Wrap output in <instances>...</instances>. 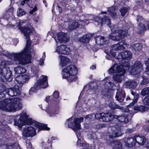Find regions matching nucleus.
Listing matches in <instances>:
<instances>
[{"instance_id":"nucleus-1","label":"nucleus","mask_w":149,"mask_h":149,"mask_svg":"<svg viewBox=\"0 0 149 149\" xmlns=\"http://www.w3.org/2000/svg\"><path fill=\"white\" fill-rule=\"evenodd\" d=\"M20 29L26 39V46L21 53L14 54V57L16 63L24 65L31 62V56L30 51L31 49H30V48L31 42L29 36L33 33V29L32 28L28 26L22 27Z\"/></svg>"},{"instance_id":"nucleus-2","label":"nucleus","mask_w":149,"mask_h":149,"mask_svg":"<svg viewBox=\"0 0 149 149\" xmlns=\"http://www.w3.org/2000/svg\"><path fill=\"white\" fill-rule=\"evenodd\" d=\"M22 100L18 97L8 98L0 101V109L6 111L15 112L20 109Z\"/></svg>"},{"instance_id":"nucleus-3","label":"nucleus","mask_w":149,"mask_h":149,"mask_svg":"<svg viewBox=\"0 0 149 149\" xmlns=\"http://www.w3.org/2000/svg\"><path fill=\"white\" fill-rule=\"evenodd\" d=\"M111 33L109 35V38L115 41H118L122 37L128 35L130 31L128 26H124L121 29L120 26L117 25L110 27Z\"/></svg>"},{"instance_id":"nucleus-4","label":"nucleus","mask_w":149,"mask_h":149,"mask_svg":"<svg viewBox=\"0 0 149 149\" xmlns=\"http://www.w3.org/2000/svg\"><path fill=\"white\" fill-rule=\"evenodd\" d=\"M130 64L127 63L126 64L123 65V67L118 66L117 64H115L108 70L110 74L113 73V78L116 81L120 82L122 80V77L125 74V71L124 68H129Z\"/></svg>"},{"instance_id":"nucleus-5","label":"nucleus","mask_w":149,"mask_h":149,"mask_svg":"<svg viewBox=\"0 0 149 149\" xmlns=\"http://www.w3.org/2000/svg\"><path fill=\"white\" fill-rule=\"evenodd\" d=\"M77 70L75 66L73 65L68 66L63 70L62 74L63 78L67 79L70 82L75 81L77 79L76 75Z\"/></svg>"},{"instance_id":"nucleus-6","label":"nucleus","mask_w":149,"mask_h":149,"mask_svg":"<svg viewBox=\"0 0 149 149\" xmlns=\"http://www.w3.org/2000/svg\"><path fill=\"white\" fill-rule=\"evenodd\" d=\"M11 64V62L9 61L0 60V66L3 67L2 69L0 68V79L5 78L8 81L12 80L11 72L9 70H8L6 68H4L6 66Z\"/></svg>"},{"instance_id":"nucleus-7","label":"nucleus","mask_w":149,"mask_h":149,"mask_svg":"<svg viewBox=\"0 0 149 149\" xmlns=\"http://www.w3.org/2000/svg\"><path fill=\"white\" fill-rule=\"evenodd\" d=\"M94 117L101 121L108 122L113 118L114 115L109 113H96L95 114Z\"/></svg>"},{"instance_id":"nucleus-8","label":"nucleus","mask_w":149,"mask_h":149,"mask_svg":"<svg viewBox=\"0 0 149 149\" xmlns=\"http://www.w3.org/2000/svg\"><path fill=\"white\" fill-rule=\"evenodd\" d=\"M83 118L80 117V118H76L74 121V124H73L72 122H70L68 124V126L69 127H71L75 132L77 135L78 136V134L77 130L80 129V123L82 122L83 120Z\"/></svg>"},{"instance_id":"nucleus-9","label":"nucleus","mask_w":149,"mask_h":149,"mask_svg":"<svg viewBox=\"0 0 149 149\" xmlns=\"http://www.w3.org/2000/svg\"><path fill=\"white\" fill-rule=\"evenodd\" d=\"M109 138L113 139L117 137L122 135L120 127L118 125H115L113 127L111 130H109Z\"/></svg>"},{"instance_id":"nucleus-10","label":"nucleus","mask_w":149,"mask_h":149,"mask_svg":"<svg viewBox=\"0 0 149 149\" xmlns=\"http://www.w3.org/2000/svg\"><path fill=\"white\" fill-rule=\"evenodd\" d=\"M143 69V65L140 62L136 61L132 65L131 71L132 74L133 75L138 74Z\"/></svg>"},{"instance_id":"nucleus-11","label":"nucleus","mask_w":149,"mask_h":149,"mask_svg":"<svg viewBox=\"0 0 149 149\" xmlns=\"http://www.w3.org/2000/svg\"><path fill=\"white\" fill-rule=\"evenodd\" d=\"M125 41H123L116 44L113 45L111 47V49L110 50L109 52L113 56H115L116 54L113 51L123 50L125 49L123 45H126Z\"/></svg>"},{"instance_id":"nucleus-12","label":"nucleus","mask_w":149,"mask_h":149,"mask_svg":"<svg viewBox=\"0 0 149 149\" xmlns=\"http://www.w3.org/2000/svg\"><path fill=\"white\" fill-rule=\"evenodd\" d=\"M42 78L38 80L37 84L35 85L34 87L36 90H38L40 88H45L47 87L48 84L47 82V77L46 76H43Z\"/></svg>"},{"instance_id":"nucleus-13","label":"nucleus","mask_w":149,"mask_h":149,"mask_svg":"<svg viewBox=\"0 0 149 149\" xmlns=\"http://www.w3.org/2000/svg\"><path fill=\"white\" fill-rule=\"evenodd\" d=\"M36 134L35 129L31 126L25 127L22 132V135L25 137H33Z\"/></svg>"},{"instance_id":"nucleus-14","label":"nucleus","mask_w":149,"mask_h":149,"mask_svg":"<svg viewBox=\"0 0 149 149\" xmlns=\"http://www.w3.org/2000/svg\"><path fill=\"white\" fill-rule=\"evenodd\" d=\"M117 119L120 122L117 123H116V125H118L120 127L122 125L121 123L124 122L125 123H127L129 121V119L128 118L127 115H121V116H117L114 115V118Z\"/></svg>"},{"instance_id":"nucleus-15","label":"nucleus","mask_w":149,"mask_h":149,"mask_svg":"<svg viewBox=\"0 0 149 149\" xmlns=\"http://www.w3.org/2000/svg\"><path fill=\"white\" fill-rule=\"evenodd\" d=\"M70 51V49L67 47L66 46L61 45L57 47L56 52L59 54H68Z\"/></svg>"},{"instance_id":"nucleus-16","label":"nucleus","mask_w":149,"mask_h":149,"mask_svg":"<svg viewBox=\"0 0 149 149\" xmlns=\"http://www.w3.org/2000/svg\"><path fill=\"white\" fill-rule=\"evenodd\" d=\"M13 13V8L11 7L6 11L3 16V18L6 20H12L14 17Z\"/></svg>"},{"instance_id":"nucleus-17","label":"nucleus","mask_w":149,"mask_h":149,"mask_svg":"<svg viewBox=\"0 0 149 149\" xmlns=\"http://www.w3.org/2000/svg\"><path fill=\"white\" fill-rule=\"evenodd\" d=\"M58 41L62 42H67L69 40L66 33L62 32H60L57 34Z\"/></svg>"},{"instance_id":"nucleus-18","label":"nucleus","mask_w":149,"mask_h":149,"mask_svg":"<svg viewBox=\"0 0 149 149\" xmlns=\"http://www.w3.org/2000/svg\"><path fill=\"white\" fill-rule=\"evenodd\" d=\"M137 20L138 22L141 23L138 26V28L139 30L138 31V32L141 33L142 31L145 30L147 29V27L146 26H145V24H146L145 23V22H144V23H142V22H143L142 17L141 16H138V17Z\"/></svg>"},{"instance_id":"nucleus-19","label":"nucleus","mask_w":149,"mask_h":149,"mask_svg":"<svg viewBox=\"0 0 149 149\" xmlns=\"http://www.w3.org/2000/svg\"><path fill=\"white\" fill-rule=\"evenodd\" d=\"M132 54L128 51H125L118 54V57L120 58L128 60L132 58Z\"/></svg>"},{"instance_id":"nucleus-20","label":"nucleus","mask_w":149,"mask_h":149,"mask_svg":"<svg viewBox=\"0 0 149 149\" xmlns=\"http://www.w3.org/2000/svg\"><path fill=\"white\" fill-rule=\"evenodd\" d=\"M136 143H137L139 145H143L146 141L145 137L143 136L136 135L134 136Z\"/></svg>"},{"instance_id":"nucleus-21","label":"nucleus","mask_w":149,"mask_h":149,"mask_svg":"<svg viewBox=\"0 0 149 149\" xmlns=\"http://www.w3.org/2000/svg\"><path fill=\"white\" fill-rule=\"evenodd\" d=\"M19 120H15V124L19 127H22L25 124V120L26 119V114L23 113L21 115L19 118Z\"/></svg>"},{"instance_id":"nucleus-22","label":"nucleus","mask_w":149,"mask_h":149,"mask_svg":"<svg viewBox=\"0 0 149 149\" xmlns=\"http://www.w3.org/2000/svg\"><path fill=\"white\" fill-rule=\"evenodd\" d=\"M139 96V95L138 94H135L134 93L132 92L130 97L128 96L127 97L126 100H133V99L132 102L131 103H130L129 106V109L130 108V106H133L134 104L137 102Z\"/></svg>"},{"instance_id":"nucleus-23","label":"nucleus","mask_w":149,"mask_h":149,"mask_svg":"<svg viewBox=\"0 0 149 149\" xmlns=\"http://www.w3.org/2000/svg\"><path fill=\"white\" fill-rule=\"evenodd\" d=\"M95 39L96 44L99 45H101L104 44H107L108 43V41L105 39L104 37L98 36H96Z\"/></svg>"},{"instance_id":"nucleus-24","label":"nucleus","mask_w":149,"mask_h":149,"mask_svg":"<svg viewBox=\"0 0 149 149\" xmlns=\"http://www.w3.org/2000/svg\"><path fill=\"white\" fill-rule=\"evenodd\" d=\"M29 77L27 75H19L15 78L16 81L19 84H24L29 79Z\"/></svg>"},{"instance_id":"nucleus-25","label":"nucleus","mask_w":149,"mask_h":149,"mask_svg":"<svg viewBox=\"0 0 149 149\" xmlns=\"http://www.w3.org/2000/svg\"><path fill=\"white\" fill-rule=\"evenodd\" d=\"M124 91L122 90H117L116 95V100L120 102H122L125 97Z\"/></svg>"},{"instance_id":"nucleus-26","label":"nucleus","mask_w":149,"mask_h":149,"mask_svg":"<svg viewBox=\"0 0 149 149\" xmlns=\"http://www.w3.org/2000/svg\"><path fill=\"white\" fill-rule=\"evenodd\" d=\"M125 142L126 146L129 147H132L135 146L136 144L135 139L134 138V136L125 139Z\"/></svg>"},{"instance_id":"nucleus-27","label":"nucleus","mask_w":149,"mask_h":149,"mask_svg":"<svg viewBox=\"0 0 149 149\" xmlns=\"http://www.w3.org/2000/svg\"><path fill=\"white\" fill-rule=\"evenodd\" d=\"M59 57L61 60L60 65L62 67L66 66L68 63H70V59L67 57L63 56H60Z\"/></svg>"},{"instance_id":"nucleus-28","label":"nucleus","mask_w":149,"mask_h":149,"mask_svg":"<svg viewBox=\"0 0 149 149\" xmlns=\"http://www.w3.org/2000/svg\"><path fill=\"white\" fill-rule=\"evenodd\" d=\"M92 35L91 34H86L80 38L79 41L83 43H87L88 42L90 39L92 37Z\"/></svg>"},{"instance_id":"nucleus-29","label":"nucleus","mask_w":149,"mask_h":149,"mask_svg":"<svg viewBox=\"0 0 149 149\" xmlns=\"http://www.w3.org/2000/svg\"><path fill=\"white\" fill-rule=\"evenodd\" d=\"M125 85L129 88L133 89L136 88L137 83L134 81L132 80L126 82Z\"/></svg>"},{"instance_id":"nucleus-30","label":"nucleus","mask_w":149,"mask_h":149,"mask_svg":"<svg viewBox=\"0 0 149 149\" xmlns=\"http://www.w3.org/2000/svg\"><path fill=\"white\" fill-rule=\"evenodd\" d=\"M133 109L135 111H140L143 112L146 111L148 109V108L143 105H136L133 107Z\"/></svg>"},{"instance_id":"nucleus-31","label":"nucleus","mask_w":149,"mask_h":149,"mask_svg":"<svg viewBox=\"0 0 149 149\" xmlns=\"http://www.w3.org/2000/svg\"><path fill=\"white\" fill-rule=\"evenodd\" d=\"M111 145L115 149H120L122 147V143L118 141L115 140L113 141Z\"/></svg>"},{"instance_id":"nucleus-32","label":"nucleus","mask_w":149,"mask_h":149,"mask_svg":"<svg viewBox=\"0 0 149 149\" xmlns=\"http://www.w3.org/2000/svg\"><path fill=\"white\" fill-rule=\"evenodd\" d=\"M14 70L16 74H22L25 73L26 70L23 67L20 66H18L14 68Z\"/></svg>"},{"instance_id":"nucleus-33","label":"nucleus","mask_w":149,"mask_h":149,"mask_svg":"<svg viewBox=\"0 0 149 149\" xmlns=\"http://www.w3.org/2000/svg\"><path fill=\"white\" fill-rule=\"evenodd\" d=\"M108 11L111 17L113 18H117V16L115 8L114 7H111L108 8Z\"/></svg>"},{"instance_id":"nucleus-34","label":"nucleus","mask_w":149,"mask_h":149,"mask_svg":"<svg viewBox=\"0 0 149 149\" xmlns=\"http://www.w3.org/2000/svg\"><path fill=\"white\" fill-rule=\"evenodd\" d=\"M36 127L39 128V130H48L49 128L47 126V125L44 124H42L40 123H37L35 124Z\"/></svg>"},{"instance_id":"nucleus-35","label":"nucleus","mask_w":149,"mask_h":149,"mask_svg":"<svg viewBox=\"0 0 149 149\" xmlns=\"http://www.w3.org/2000/svg\"><path fill=\"white\" fill-rule=\"evenodd\" d=\"M6 87L0 84V98H3L5 97V94L4 92L6 90Z\"/></svg>"},{"instance_id":"nucleus-36","label":"nucleus","mask_w":149,"mask_h":149,"mask_svg":"<svg viewBox=\"0 0 149 149\" xmlns=\"http://www.w3.org/2000/svg\"><path fill=\"white\" fill-rule=\"evenodd\" d=\"M102 21H104L103 24H106L110 27H113L114 25L110 26V19L108 16H105L104 17L102 18Z\"/></svg>"},{"instance_id":"nucleus-37","label":"nucleus","mask_w":149,"mask_h":149,"mask_svg":"<svg viewBox=\"0 0 149 149\" xmlns=\"http://www.w3.org/2000/svg\"><path fill=\"white\" fill-rule=\"evenodd\" d=\"M14 92L15 94V96L19 95L20 94V90L19 87L18 85H15L14 86L13 88Z\"/></svg>"},{"instance_id":"nucleus-38","label":"nucleus","mask_w":149,"mask_h":149,"mask_svg":"<svg viewBox=\"0 0 149 149\" xmlns=\"http://www.w3.org/2000/svg\"><path fill=\"white\" fill-rule=\"evenodd\" d=\"M79 25V22H74L68 25V29L70 30H72L78 28Z\"/></svg>"},{"instance_id":"nucleus-39","label":"nucleus","mask_w":149,"mask_h":149,"mask_svg":"<svg viewBox=\"0 0 149 149\" xmlns=\"http://www.w3.org/2000/svg\"><path fill=\"white\" fill-rule=\"evenodd\" d=\"M109 108L111 109H120L121 107H120L116 103L113 102H111L109 103Z\"/></svg>"},{"instance_id":"nucleus-40","label":"nucleus","mask_w":149,"mask_h":149,"mask_svg":"<svg viewBox=\"0 0 149 149\" xmlns=\"http://www.w3.org/2000/svg\"><path fill=\"white\" fill-rule=\"evenodd\" d=\"M132 47L135 50H140L142 48V45L140 43H136L132 45Z\"/></svg>"},{"instance_id":"nucleus-41","label":"nucleus","mask_w":149,"mask_h":149,"mask_svg":"<svg viewBox=\"0 0 149 149\" xmlns=\"http://www.w3.org/2000/svg\"><path fill=\"white\" fill-rule=\"evenodd\" d=\"M94 20L95 22H97V24H95L97 25H98L99 24L102 25L104 23V21H102V18H101L98 17H94Z\"/></svg>"},{"instance_id":"nucleus-42","label":"nucleus","mask_w":149,"mask_h":149,"mask_svg":"<svg viewBox=\"0 0 149 149\" xmlns=\"http://www.w3.org/2000/svg\"><path fill=\"white\" fill-rule=\"evenodd\" d=\"M26 14V12L23 9L20 8H18L17 12V15L19 17L22 16Z\"/></svg>"},{"instance_id":"nucleus-43","label":"nucleus","mask_w":149,"mask_h":149,"mask_svg":"<svg viewBox=\"0 0 149 149\" xmlns=\"http://www.w3.org/2000/svg\"><path fill=\"white\" fill-rule=\"evenodd\" d=\"M128 10V8L126 7H123L120 8V12L122 16H124L127 13Z\"/></svg>"},{"instance_id":"nucleus-44","label":"nucleus","mask_w":149,"mask_h":149,"mask_svg":"<svg viewBox=\"0 0 149 149\" xmlns=\"http://www.w3.org/2000/svg\"><path fill=\"white\" fill-rule=\"evenodd\" d=\"M141 94L144 96L146 95H149V87L145 88L143 89L141 92Z\"/></svg>"},{"instance_id":"nucleus-45","label":"nucleus","mask_w":149,"mask_h":149,"mask_svg":"<svg viewBox=\"0 0 149 149\" xmlns=\"http://www.w3.org/2000/svg\"><path fill=\"white\" fill-rule=\"evenodd\" d=\"M90 88L93 90H96L97 88V84L96 82H93L91 83L90 84Z\"/></svg>"},{"instance_id":"nucleus-46","label":"nucleus","mask_w":149,"mask_h":149,"mask_svg":"<svg viewBox=\"0 0 149 149\" xmlns=\"http://www.w3.org/2000/svg\"><path fill=\"white\" fill-rule=\"evenodd\" d=\"M6 93L10 96H15L13 88H10L8 89Z\"/></svg>"},{"instance_id":"nucleus-47","label":"nucleus","mask_w":149,"mask_h":149,"mask_svg":"<svg viewBox=\"0 0 149 149\" xmlns=\"http://www.w3.org/2000/svg\"><path fill=\"white\" fill-rule=\"evenodd\" d=\"M143 102L144 105L149 106V95L144 97Z\"/></svg>"},{"instance_id":"nucleus-48","label":"nucleus","mask_w":149,"mask_h":149,"mask_svg":"<svg viewBox=\"0 0 149 149\" xmlns=\"http://www.w3.org/2000/svg\"><path fill=\"white\" fill-rule=\"evenodd\" d=\"M145 64L147 66L146 68L145 72L146 74L149 75V58L148 61H146L145 62Z\"/></svg>"},{"instance_id":"nucleus-49","label":"nucleus","mask_w":149,"mask_h":149,"mask_svg":"<svg viewBox=\"0 0 149 149\" xmlns=\"http://www.w3.org/2000/svg\"><path fill=\"white\" fill-rule=\"evenodd\" d=\"M142 80L141 81V84H146L149 82V80L146 78L144 77V76H142Z\"/></svg>"},{"instance_id":"nucleus-50","label":"nucleus","mask_w":149,"mask_h":149,"mask_svg":"<svg viewBox=\"0 0 149 149\" xmlns=\"http://www.w3.org/2000/svg\"><path fill=\"white\" fill-rule=\"evenodd\" d=\"M43 56H42V58L40 59V61L39 63V64L40 65H43L44 61L45 60V52H44L43 53Z\"/></svg>"},{"instance_id":"nucleus-51","label":"nucleus","mask_w":149,"mask_h":149,"mask_svg":"<svg viewBox=\"0 0 149 149\" xmlns=\"http://www.w3.org/2000/svg\"><path fill=\"white\" fill-rule=\"evenodd\" d=\"M25 123L31 124L33 123V121L31 119L28 118L26 115V119L25 120Z\"/></svg>"},{"instance_id":"nucleus-52","label":"nucleus","mask_w":149,"mask_h":149,"mask_svg":"<svg viewBox=\"0 0 149 149\" xmlns=\"http://www.w3.org/2000/svg\"><path fill=\"white\" fill-rule=\"evenodd\" d=\"M113 84H112L111 82H106L105 84V86H106L108 89H110V87H111V86H112Z\"/></svg>"},{"instance_id":"nucleus-53","label":"nucleus","mask_w":149,"mask_h":149,"mask_svg":"<svg viewBox=\"0 0 149 149\" xmlns=\"http://www.w3.org/2000/svg\"><path fill=\"white\" fill-rule=\"evenodd\" d=\"M88 21V20L86 19L85 20H84V21L81 20L79 21V24H80L81 23V25L82 26H84L85 24V23L86 24H88V22L87 23H86V22Z\"/></svg>"},{"instance_id":"nucleus-54","label":"nucleus","mask_w":149,"mask_h":149,"mask_svg":"<svg viewBox=\"0 0 149 149\" xmlns=\"http://www.w3.org/2000/svg\"><path fill=\"white\" fill-rule=\"evenodd\" d=\"M59 96L58 93L56 91L54 92L53 94V97L55 98L56 99Z\"/></svg>"},{"instance_id":"nucleus-55","label":"nucleus","mask_w":149,"mask_h":149,"mask_svg":"<svg viewBox=\"0 0 149 149\" xmlns=\"http://www.w3.org/2000/svg\"><path fill=\"white\" fill-rule=\"evenodd\" d=\"M45 100L46 102H49L50 101L52 100V97L50 96H47Z\"/></svg>"},{"instance_id":"nucleus-56","label":"nucleus","mask_w":149,"mask_h":149,"mask_svg":"<svg viewBox=\"0 0 149 149\" xmlns=\"http://www.w3.org/2000/svg\"><path fill=\"white\" fill-rule=\"evenodd\" d=\"M37 10V8L36 6H35L33 9L31 10L30 11V13L31 14H32L35 11Z\"/></svg>"},{"instance_id":"nucleus-57","label":"nucleus","mask_w":149,"mask_h":149,"mask_svg":"<svg viewBox=\"0 0 149 149\" xmlns=\"http://www.w3.org/2000/svg\"><path fill=\"white\" fill-rule=\"evenodd\" d=\"M90 69L92 70L96 69V66L95 65H92L90 68Z\"/></svg>"},{"instance_id":"nucleus-58","label":"nucleus","mask_w":149,"mask_h":149,"mask_svg":"<svg viewBox=\"0 0 149 149\" xmlns=\"http://www.w3.org/2000/svg\"><path fill=\"white\" fill-rule=\"evenodd\" d=\"M33 19L36 22H38V17H35L33 18Z\"/></svg>"},{"instance_id":"nucleus-59","label":"nucleus","mask_w":149,"mask_h":149,"mask_svg":"<svg viewBox=\"0 0 149 149\" xmlns=\"http://www.w3.org/2000/svg\"><path fill=\"white\" fill-rule=\"evenodd\" d=\"M146 24H147L148 26V28L149 30V22L148 21H145V22Z\"/></svg>"},{"instance_id":"nucleus-60","label":"nucleus","mask_w":149,"mask_h":149,"mask_svg":"<svg viewBox=\"0 0 149 149\" xmlns=\"http://www.w3.org/2000/svg\"><path fill=\"white\" fill-rule=\"evenodd\" d=\"M26 1H21V3H20V5L22 6H23L25 3V2Z\"/></svg>"},{"instance_id":"nucleus-61","label":"nucleus","mask_w":149,"mask_h":149,"mask_svg":"<svg viewBox=\"0 0 149 149\" xmlns=\"http://www.w3.org/2000/svg\"><path fill=\"white\" fill-rule=\"evenodd\" d=\"M94 115V114H90V115H88L87 116H86L85 117V118H89V117H89L91 116L92 115Z\"/></svg>"},{"instance_id":"nucleus-62","label":"nucleus","mask_w":149,"mask_h":149,"mask_svg":"<svg viewBox=\"0 0 149 149\" xmlns=\"http://www.w3.org/2000/svg\"><path fill=\"white\" fill-rule=\"evenodd\" d=\"M58 8L59 13H61L62 12V10L61 8L59 6H58Z\"/></svg>"},{"instance_id":"nucleus-63","label":"nucleus","mask_w":149,"mask_h":149,"mask_svg":"<svg viewBox=\"0 0 149 149\" xmlns=\"http://www.w3.org/2000/svg\"><path fill=\"white\" fill-rule=\"evenodd\" d=\"M93 116V115H92V116H89V117H89V119H91L92 118V116Z\"/></svg>"},{"instance_id":"nucleus-64","label":"nucleus","mask_w":149,"mask_h":149,"mask_svg":"<svg viewBox=\"0 0 149 149\" xmlns=\"http://www.w3.org/2000/svg\"><path fill=\"white\" fill-rule=\"evenodd\" d=\"M102 13H103L105 14L106 13V12H102Z\"/></svg>"}]
</instances>
